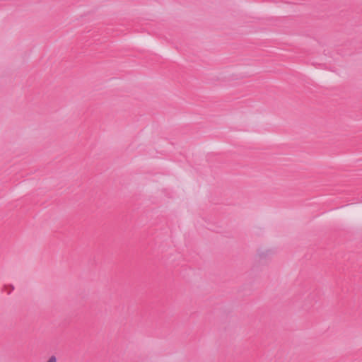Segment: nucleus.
<instances>
[{
	"mask_svg": "<svg viewBox=\"0 0 362 362\" xmlns=\"http://www.w3.org/2000/svg\"><path fill=\"white\" fill-rule=\"evenodd\" d=\"M47 362H57L56 358L54 356H52L49 358Z\"/></svg>",
	"mask_w": 362,
	"mask_h": 362,
	"instance_id": "1",
	"label": "nucleus"
}]
</instances>
